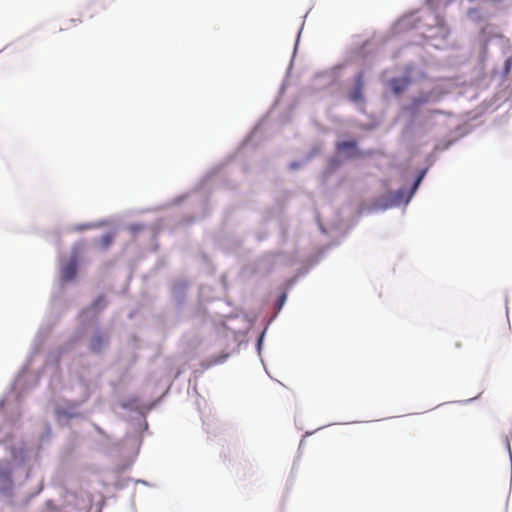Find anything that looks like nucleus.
Returning <instances> with one entry per match:
<instances>
[{"instance_id": "2", "label": "nucleus", "mask_w": 512, "mask_h": 512, "mask_svg": "<svg viewBox=\"0 0 512 512\" xmlns=\"http://www.w3.org/2000/svg\"><path fill=\"white\" fill-rule=\"evenodd\" d=\"M77 265H78L77 256H74L70 260L65 262L61 266V270H60L61 278L64 281H71V280H73L76 277V274H77Z\"/></svg>"}, {"instance_id": "9", "label": "nucleus", "mask_w": 512, "mask_h": 512, "mask_svg": "<svg viewBox=\"0 0 512 512\" xmlns=\"http://www.w3.org/2000/svg\"><path fill=\"white\" fill-rule=\"evenodd\" d=\"M428 96L427 95H423V96H420V97H415L412 99V105L413 107L417 108L419 106H421L422 104H425L428 102Z\"/></svg>"}, {"instance_id": "1", "label": "nucleus", "mask_w": 512, "mask_h": 512, "mask_svg": "<svg viewBox=\"0 0 512 512\" xmlns=\"http://www.w3.org/2000/svg\"><path fill=\"white\" fill-rule=\"evenodd\" d=\"M12 473L13 467L10 463H3L0 461V491L7 492L12 488Z\"/></svg>"}, {"instance_id": "8", "label": "nucleus", "mask_w": 512, "mask_h": 512, "mask_svg": "<svg viewBox=\"0 0 512 512\" xmlns=\"http://www.w3.org/2000/svg\"><path fill=\"white\" fill-rule=\"evenodd\" d=\"M113 241V235L108 233L101 237L100 243L104 249L108 248Z\"/></svg>"}, {"instance_id": "10", "label": "nucleus", "mask_w": 512, "mask_h": 512, "mask_svg": "<svg viewBox=\"0 0 512 512\" xmlns=\"http://www.w3.org/2000/svg\"><path fill=\"white\" fill-rule=\"evenodd\" d=\"M433 113H441L439 110H433Z\"/></svg>"}, {"instance_id": "4", "label": "nucleus", "mask_w": 512, "mask_h": 512, "mask_svg": "<svg viewBox=\"0 0 512 512\" xmlns=\"http://www.w3.org/2000/svg\"><path fill=\"white\" fill-rule=\"evenodd\" d=\"M108 342V337L102 333L95 334L89 343V349L93 353H100Z\"/></svg>"}, {"instance_id": "6", "label": "nucleus", "mask_w": 512, "mask_h": 512, "mask_svg": "<svg viewBox=\"0 0 512 512\" xmlns=\"http://www.w3.org/2000/svg\"><path fill=\"white\" fill-rule=\"evenodd\" d=\"M410 85V79L408 78H393L390 81V87L394 95L398 96L404 92Z\"/></svg>"}, {"instance_id": "3", "label": "nucleus", "mask_w": 512, "mask_h": 512, "mask_svg": "<svg viewBox=\"0 0 512 512\" xmlns=\"http://www.w3.org/2000/svg\"><path fill=\"white\" fill-rule=\"evenodd\" d=\"M363 76L362 74H358L355 78V87L353 90L349 93V99L354 103L363 102Z\"/></svg>"}, {"instance_id": "7", "label": "nucleus", "mask_w": 512, "mask_h": 512, "mask_svg": "<svg viewBox=\"0 0 512 512\" xmlns=\"http://www.w3.org/2000/svg\"><path fill=\"white\" fill-rule=\"evenodd\" d=\"M423 176H424V172L417 177L416 181L414 182L412 190L408 194H405L403 190H399L398 193H397V196H396L397 202L400 203V202L404 201V202L407 203L411 199V197H412L413 193L415 192V190L417 189V187H418L419 183L421 182Z\"/></svg>"}, {"instance_id": "5", "label": "nucleus", "mask_w": 512, "mask_h": 512, "mask_svg": "<svg viewBox=\"0 0 512 512\" xmlns=\"http://www.w3.org/2000/svg\"><path fill=\"white\" fill-rule=\"evenodd\" d=\"M336 149L339 152H345L350 157L358 156L360 153L357 149V142L355 140L338 142Z\"/></svg>"}]
</instances>
